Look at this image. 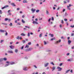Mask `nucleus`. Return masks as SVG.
Returning <instances> with one entry per match:
<instances>
[{"label":"nucleus","mask_w":74,"mask_h":74,"mask_svg":"<svg viewBox=\"0 0 74 74\" xmlns=\"http://www.w3.org/2000/svg\"><path fill=\"white\" fill-rule=\"evenodd\" d=\"M57 69H58V71H62V68H61L59 66H58L57 67Z\"/></svg>","instance_id":"f257e3e1"},{"label":"nucleus","mask_w":74,"mask_h":74,"mask_svg":"<svg viewBox=\"0 0 74 74\" xmlns=\"http://www.w3.org/2000/svg\"><path fill=\"white\" fill-rule=\"evenodd\" d=\"M61 42V40H59L58 41H57L56 42H55V44H58L59 42Z\"/></svg>","instance_id":"f03ea898"},{"label":"nucleus","mask_w":74,"mask_h":74,"mask_svg":"<svg viewBox=\"0 0 74 74\" xmlns=\"http://www.w3.org/2000/svg\"><path fill=\"white\" fill-rule=\"evenodd\" d=\"M69 6L67 5V7L68 10H70V7H71V5L70 4H69Z\"/></svg>","instance_id":"7ed1b4c3"},{"label":"nucleus","mask_w":74,"mask_h":74,"mask_svg":"<svg viewBox=\"0 0 74 74\" xmlns=\"http://www.w3.org/2000/svg\"><path fill=\"white\" fill-rule=\"evenodd\" d=\"M28 69L27 67H25L23 68V70L24 71H27V70Z\"/></svg>","instance_id":"20e7f679"},{"label":"nucleus","mask_w":74,"mask_h":74,"mask_svg":"<svg viewBox=\"0 0 74 74\" xmlns=\"http://www.w3.org/2000/svg\"><path fill=\"white\" fill-rule=\"evenodd\" d=\"M7 7H8V5H5L4 7L2 8L1 9H4V8H7Z\"/></svg>","instance_id":"39448f33"},{"label":"nucleus","mask_w":74,"mask_h":74,"mask_svg":"<svg viewBox=\"0 0 74 74\" xmlns=\"http://www.w3.org/2000/svg\"><path fill=\"white\" fill-rule=\"evenodd\" d=\"M9 47L11 48V49H14V48H15V47L14 46L12 45V46H9Z\"/></svg>","instance_id":"423d86ee"},{"label":"nucleus","mask_w":74,"mask_h":74,"mask_svg":"<svg viewBox=\"0 0 74 74\" xmlns=\"http://www.w3.org/2000/svg\"><path fill=\"white\" fill-rule=\"evenodd\" d=\"M33 24H36V25H38V23L37 22V21H34L33 22Z\"/></svg>","instance_id":"0eeeda50"},{"label":"nucleus","mask_w":74,"mask_h":74,"mask_svg":"<svg viewBox=\"0 0 74 74\" xmlns=\"http://www.w3.org/2000/svg\"><path fill=\"white\" fill-rule=\"evenodd\" d=\"M71 43V41L70 40H68V44L69 45H70Z\"/></svg>","instance_id":"6e6552de"},{"label":"nucleus","mask_w":74,"mask_h":74,"mask_svg":"<svg viewBox=\"0 0 74 74\" xmlns=\"http://www.w3.org/2000/svg\"><path fill=\"white\" fill-rule=\"evenodd\" d=\"M31 11H32V13H34V12L36 11V9H32L31 10Z\"/></svg>","instance_id":"1a4fd4ad"},{"label":"nucleus","mask_w":74,"mask_h":74,"mask_svg":"<svg viewBox=\"0 0 74 74\" xmlns=\"http://www.w3.org/2000/svg\"><path fill=\"white\" fill-rule=\"evenodd\" d=\"M10 64H11V65H12V64H15V62H10Z\"/></svg>","instance_id":"9d476101"},{"label":"nucleus","mask_w":74,"mask_h":74,"mask_svg":"<svg viewBox=\"0 0 74 74\" xmlns=\"http://www.w3.org/2000/svg\"><path fill=\"white\" fill-rule=\"evenodd\" d=\"M8 53H13V52L12 51H8Z\"/></svg>","instance_id":"9b49d317"},{"label":"nucleus","mask_w":74,"mask_h":74,"mask_svg":"<svg viewBox=\"0 0 74 74\" xmlns=\"http://www.w3.org/2000/svg\"><path fill=\"white\" fill-rule=\"evenodd\" d=\"M27 3V1L26 0H24V1H23V3Z\"/></svg>","instance_id":"f8f14e48"},{"label":"nucleus","mask_w":74,"mask_h":74,"mask_svg":"<svg viewBox=\"0 0 74 74\" xmlns=\"http://www.w3.org/2000/svg\"><path fill=\"white\" fill-rule=\"evenodd\" d=\"M4 32H5V31L4 30L0 29V32H1V33H4Z\"/></svg>","instance_id":"ddd939ff"},{"label":"nucleus","mask_w":74,"mask_h":74,"mask_svg":"<svg viewBox=\"0 0 74 74\" xmlns=\"http://www.w3.org/2000/svg\"><path fill=\"white\" fill-rule=\"evenodd\" d=\"M11 4L12 5V6H14V7L16 6V5L15 4H14V3H12Z\"/></svg>","instance_id":"4468645a"},{"label":"nucleus","mask_w":74,"mask_h":74,"mask_svg":"<svg viewBox=\"0 0 74 74\" xmlns=\"http://www.w3.org/2000/svg\"><path fill=\"white\" fill-rule=\"evenodd\" d=\"M48 64H49V63H47L45 64V66L47 67V66H48Z\"/></svg>","instance_id":"2eb2a0df"},{"label":"nucleus","mask_w":74,"mask_h":74,"mask_svg":"<svg viewBox=\"0 0 74 74\" xmlns=\"http://www.w3.org/2000/svg\"><path fill=\"white\" fill-rule=\"evenodd\" d=\"M29 45H26L25 48H29Z\"/></svg>","instance_id":"dca6fc26"},{"label":"nucleus","mask_w":74,"mask_h":74,"mask_svg":"<svg viewBox=\"0 0 74 74\" xmlns=\"http://www.w3.org/2000/svg\"><path fill=\"white\" fill-rule=\"evenodd\" d=\"M21 35L22 36H25V34H24V33H22L21 34Z\"/></svg>","instance_id":"f3484780"},{"label":"nucleus","mask_w":74,"mask_h":74,"mask_svg":"<svg viewBox=\"0 0 74 74\" xmlns=\"http://www.w3.org/2000/svg\"><path fill=\"white\" fill-rule=\"evenodd\" d=\"M64 64V63H61L60 64L59 66H62L63 64Z\"/></svg>","instance_id":"a211bd4d"},{"label":"nucleus","mask_w":74,"mask_h":74,"mask_svg":"<svg viewBox=\"0 0 74 74\" xmlns=\"http://www.w3.org/2000/svg\"><path fill=\"white\" fill-rule=\"evenodd\" d=\"M21 21L23 23H25V21L23 20V19H22Z\"/></svg>","instance_id":"6ab92c4d"},{"label":"nucleus","mask_w":74,"mask_h":74,"mask_svg":"<svg viewBox=\"0 0 74 74\" xmlns=\"http://www.w3.org/2000/svg\"><path fill=\"white\" fill-rule=\"evenodd\" d=\"M9 26H12V23H11L10 24H9Z\"/></svg>","instance_id":"aec40b11"},{"label":"nucleus","mask_w":74,"mask_h":74,"mask_svg":"<svg viewBox=\"0 0 74 74\" xmlns=\"http://www.w3.org/2000/svg\"><path fill=\"white\" fill-rule=\"evenodd\" d=\"M33 49V48H29L28 49V50L29 51H32Z\"/></svg>","instance_id":"412c9836"},{"label":"nucleus","mask_w":74,"mask_h":74,"mask_svg":"<svg viewBox=\"0 0 74 74\" xmlns=\"http://www.w3.org/2000/svg\"><path fill=\"white\" fill-rule=\"evenodd\" d=\"M52 71H53V70H54L55 69V67H53L52 68Z\"/></svg>","instance_id":"4be33fe9"},{"label":"nucleus","mask_w":74,"mask_h":74,"mask_svg":"<svg viewBox=\"0 0 74 74\" xmlns=\"http://www.w3.org/2000/svg\"><path fill=\"white\" fill-rule=\"evenodd\" d=\"M16 38L18 40H20V39H19V36H18Z\"/></svg>","instance_id":"5701e85b"},{"label":"nucleus","mask_w":74,"mask_h":74,"mask_svg":"<svg viewBox=\"0 0 74 74\" xmlns=\"http://www.w3.org/2000/svg\"><path fill=\"white\" fill-rule=\"evenodd\" d=\"M3 58H1L0 59V62H3Z\"/></svg>","instance_id":"b1692460"},{"label":"nucleus","mask_w":74,"mask_h":74,"mask_svg":"<svg viewBox=\"0 0 74 74\" xmlns=\"http://www.w3.org/2000/svg\"><path fill=\"white\" fill-rule=\"evenodd\" d=\"M70 71V70L69 69L66 71V73H67L69 72V71Z\"/></svg>","instance_id":"393cba45"},{"label":"nucleus","mask_w":74,"mask_h":74,"mask_svg":"<svg viewBox=\"0 0 74 74\" xmlns=\"http://www.w3.org/2000/svg\"><path fill=\"white\" fill-rule=\"evenodd\" d=\"M15 52H16V53H17L18 52V50L17 49H15Z\"/></svg>","instance_id":"a878e982"},{"label":"nucleus","mask_w":74,"mask_h":74,"mask_svg":"<svg viewBox=\"0 0 74 74\" xmlns=\"http://www.w3.org/2000/svg\"><path fill=\"white\" fill-rule=\"evenodd\" d=\"M46 14L47 15L49 14V12L48 10H46Z\"/></svg>","instance_id":"bb28decb"},{"label":"nucleus","mask_w":74,"mask_h":74,"mask_svg":"<svg viewBox=\"0 0 74 74\" xmlns=\"http://www.w3.org/2000/svg\"><path fill=\"white\" fill-rule=\"evenodd\" d=\"M5 32H6V33L5 34V36H7L8 35V33H7V32H6V31H5Z\"/></svg>","instance_id":"cd10ccee"},{"label":"nucleus","mask_w":74,"mask_h":74,"mask_svg":"<svg viewBox=\"0 0 74 74\" xmlns=\"http://www.w3.org/2000/svg\"><path fill=\"white\" fill-rule=\"evenodd\" d=\"M22 42H23V44H24V43H25V42H26V41L25 40H23L22 41Z\"/></svg>","instance_id":"c85d7f7f"},{"label":"nucleus","mask_w":74,"mask_h":74,"mask_svg":"<svg viewBox=\"0 0 74 74\" xmlns=\"http://www.w3.org/2000/svg\"><path fill=\"white\" fill-rule=\"evenodd\" d=\"M25 27H27V28H28V29H30V27H28L27 26H25Z\"/></svg>","instance_id":"c756f323"},{"label":"nucleus","mask_w":74,"mask_h":74,"mask_svg":"<svg viewBox=\"0 0 74 74\" xmlns=\"http://www.w3.org/2000/svg\"><path fill=\"white\" fill-rule=\"evenodd\" d=\"M3 14V12H2L1 10H0V14Z\"/></svg>","instance_id":"7c9ffc66"},{"label":"nucleus","mask_w":74,"mask_h":74,"mask_svg":"<svg viewBox=\"0 0 74 74\" xmlns=\"http://www.w3.org/2000/svg\"><path fill=\"white\" fill-rule=\"evenodd\" d=\"M42 34H41L39 35V37H40V38L42 37Z\"/></svg>","instance_id":"2f4dec72"},{"label":"nucleus","mask_w":74,"mask_h":74,"mask_svg":"<svg viewBox=\"0 0 74 74\" xmlns=\"http://www.w3.org/2000/svg\"><path fill=\"white\" fill-rule=\"evenodd\" d=\"M44 44L45 45H46V44H47V42H46L45 41H44Z\"/></svg>","instance_id":"473e14b6"},{"label":"nucleus","mask_w":74,"mask_h":74,"mask_svg":"<svg viewBox=\"0 0 74 74\" xmlns=\"http://www.w3.org/2000/svg\"><path fill=\"white\" fill-rule=\"evenodd\" d=\"M8 20V18H6L5 19V21H7V20Z\"/></svg>","instance_id":"72a5a7b5"},{"label":"nucleus","mask_w":74,"mask_h":74,"mask_svg":"<svg viewBox=\"0 0 74 74\" xmlns=\"http://www.w3.org/2000/svg\"><path fill=\"white\" fill-rule=\"evenodd\" d=\"M40 11V10H37L36 11V12H38Z\"/></svg>","instance_id":"f704fd0d"},{"label":"nucleus","mask_w":74,"mask_h":74,"mask_svg":"<svg viewBox=\"0 0 74 74\" xmlns=\"http://www.w3.org/2000/svg\"><path fill=\"white\" fill-rule=\"evenodd\" d=\"M70 27H72V28H74V25H73V26L71 25L70 26Z\"/></svg>","instance_id":"c9c22d12"},{"label":"nucleus","mask_w":74,"mask_h":74,"mask_svg":"<svg viewBox=\"0 0 74 74\" xmlns=\"http://www.w3.org/2000/svg\"><path fill=\"white\" fill-rule=\"evenodd\" d=\"M3 41H4L3 40H1L0 41V43H2V42H3Z\"/></svg>","instance_id":"e433bc0d"},{"label":"nucleus","mask_w":74,"mask_h":74,"mask_svg":"<svg viewBox=\"0 0 74 74\" xmlns=\"http://www.w3.org/2000/svg\"><path fill=\"white\" fill-rule=\"evenodd\" d=\"M2 25H7V24L4 23H2Z\"/></svg>","instance_id":"4c0bfd02"},{"label":"nucleus","mask_w":74,"mask_h":74,"mask_svg":"<svg viewBox=\"0 0 74 74\" xmlns=\"http://www.w3.org/2000/svg\"><path fill=\"white\" fill-rule=\"evenodd\" d=\"M68 14L67 13V12H65V16H67V15H68Z\"/></svg>","instance_id":"58836bf2"},{"label":"nucleus","mask_w":74,"mask_h":74,"mask_svg":"<svg viewBox=\"0 0 74 74\" xmlns=\"http://www.w3.org/2000/svg\"><path fill=\"white\" fill-rule=\"evenodd\" d=\"M51 37H53V34H51Z\"/></svg>","instance_id":"ea45409f"},{"label":"nucleus","mask_w":74,"mask_h":74,"mask_svg":"<svg viewBox=\"0 0 74 74\" xmlns=\"http://www.w3.org/2000/svg\"><path fill=\"white\" fill-rule=\"evenodd\" d=\"M25 51L26 52H28L29 51V49H27L25 50Z\"/></svg>","instance_id":"a19ab883"},{"label":"nucleus","mask_w":74,"mask_h":74,"mask_svg":"<svg viewBox=\"0 0 74 74\" xmlns=\"http://www.w3.org/2000/svg\"><path fill=\"white\" fill-rule=\"evenodd\" d=\"M10 65V64H6L5 66V67H7V66H8Z\"/></svg>","instance_id":"79ce46f5"},{"label":"nucleus","mask_w":74,"mask_h":74,"mask_svg":"<svg viewBox=\"0 0 74 74\" xmlns=\"http://www.w3.org/2000/svg\"><path fill=\"white\" fill-rule=\"evenodd\" d=\"M27 36H28V37H30V33H28Z\"/></svg>","instance_id":"37998d69"},{"label":"nucleus","mask_w":74,"mask_h":74,"mask_svg":"<svg viewBox=\"0 0 74 74\" xmlns=\"http://www.w3.org/2000/svg\"><path fill=\"white\" fill-rule=\"evenodd\" d=\"M61 23L62 24L64 23V21L63 20H62Z\"/></svg>","instance_id":"c03bdc74"},{"label":"nucleus","mask_w":74,"mask_h":74,"mask_svg":"<svg viewBox=\"0 0 74 74\" xmlns=\"http://www.w3.org/2000/svg\"><path fill=\"white\" fill-rule=\"evenodd\" d=\"M50 63H51V64H52L53 65V66H54V64H53V62H51Z\"/></svg>","instance_id":"a18cd8bd"},{"label":"nucleus","mask_w":74,"mask_h":74,"mask_svg":"<svg viewBox=\"0 0 74 74\" xmlns=\"http://www.w3.org/2000/svg\"><path fill=\"white\" fill-rule=\"evenodd\" d=\"M51 20H52V21H54V18H53V17H52Z\"/></svg>","instance_id":"49530a36"},{"label":"nucleus","mask_w":74,"mask_h":74,"mask_svg":"<svg viewBox=\"0 0 74 74\" xmlns=\"http://www.w3.org/2000/svg\"><path fill=\"white\" fill-rule=\"evenodd\" d=\"M64 20L65 21H67V19L66 18H64Z\"/></svg>","instance_id":"de8ad7c7"},{"label":"nucleus","mask_w":74,"mask_h":74,"mask_svg":"<svg viewBox=\"0 0 74 74\" xmlns=\"http://www.w3.org/2000/svg\"><path fill=\"white\" fill-rule=\"evenodd\" d=\"M31 44H32V43L30 42H28V45H31Z\"/></svg>","instance_id":"09e8293b"},{"label":"nucleus","mask_w":74,"mask_h":74,"mask_svg":"<svg viewBox=\"0 0 74 74\" xmlns=\"http://www.w3.org/2000/svg\"><path fill=\"white\" fill-rule=\"evenodd\" d=\"M3 60H7V58H3Z\"/></svg>","instance_id":"8fccbe9b"},{"label":"nucleus","mask_w":74,"mask_h":74,"mask_svg":"<svg viewBox=\"0 0 74 74\" xmlns=\"http://www.w3.org/2000/svg\"><path fill=\"white\" fill-rule=\"evenodd\" d=\"M69 55H70V53H68L66 54L67 56H69Z\"/></svg>","instance_id":"3c124183"},{"label":"nucleus","mask_w":74,"mask_h":74,"mask_svg":"<svg viewBox=\"0 0 74 74\" xmlns=\"http://www.w3.org/2000/svg\"><path fill=\"white\" fill-rule=\"evenodd\" d=\"M24 30H27V29L26 28H24Z\"/></svg>","instance_id":"603ef678"},{"label":"nucleus","mask_w":74,"mask_h":74,"mask_svg":"<svg viewBox=\"0 0 74 74\" xmlns=\"http://www.w3.org/2000/svg\"><path fill=\"white\" fill-rule=\"evenodd\" d=\"M17 25H21V23H18Z\"/></svg>","instance_id":"864d4df0"},{"label":"nucleus","mask_w":74,"mask_h":74,"mask_svg":"<svg viewBox=\"0 0 74 74\" xmlns=\"http://www.w3.org/2000/svg\"><path fill=\"white\" fill-rule=\"evenodd\" d=\"M67 61L68 62H70V61H71V59H68L67 60Z\"/></svg>","instance_id":"5fc2aeb1"},{"label":"nucleus","mask_w":74,"mask_h":74,"mask_svg":"<svg viewBox=\"0 0 74 74\" xmlns=\"http://www.w3.org/2000/svg\"><path fill=\"white\" fill-rule=\"evenodd\" d=\"M72 49H74V46H73L72 47Z\"/></svg>","instance_id":"6e6d98bb"},{"label":"nucleus","mask_w":74,"mask_h":74,"mask_svg":"<svg viewBox=\"0 0 74 74\" xmlns=\"http://www.w3.org/2000/svg\"><path fill=\"white\" fill-rule=\"evenodd\" d=\"M74 35V34L73 33H72L71 34V36H73V35Z\"/></svg>","instance_id":"4d7b16f0"},{"label":"nucleus","mask_w":74,"mask_h":74,"mask_svg":"<svg viewBox=\"0 0 74 74\" xmlns=\"http://www.w3.org/2000/svg\"><path fill=\"white\" fill-rule=\"evenodd\" d=\"M11 11L10 10H8V13H10V12Z\"/></svg>","instance_id":"13d9d810"},{"label":"nucleus","mask_w":74,"mask_h":74,"mask_svg":"<svg viewBox=\"0 0 74 74\" xmlns=\"http://www.w3.org/2000/svg\"><path fill=\"white\" fill-rule=\"evenodd\" d=\"M23 48H24V47L23 46L21 48V49H23Z\"/></svg>","instance_id":"bf43d9fd"},{"label":"nucleus","mask_w":74,"mask_h":74,"mask_svg":"<svg viewBox=\"0 0 74 74\" xmlns=\"http://www.w3.org/2000/svg\"><path fill=\"white\" fill-rule=\"evenodd\" d=\"M6 63H10V62L9 61H7L6 62Z\"/></svg>","instance_id":"052dcab7"},{"label":"nucleus","mask_w":74,"mask_h":74,"mask_svg":"<svg viewBox=\"0 0 74 74\" xmlns=\"http://www.w3.org/2000/svg\"><path fill=\"white\" fill-rule=\"evenodd\" d=\"M64 4H66V1H64Z\"/></svg>","instance_id":"680f3d73"},{"label":"nucleus","mask_w":74,"mask_h":74,"mask_svg":"<svg viewBox=\"0 0 74 74\" xmlns=\"http://www.w3.org/2000/svg\"><path fill=\"white\" fill-rule=\"evenodd\" d=\"M19 39L20 40H22V37H20V38H19Z\"/></svg>","instance_id":"e2e57ef3"},{"label":"nucleus","mask_w":74,"mask_h":74,"mask_svg":"<svg viewBox=\"0 0 74 74\" xmlns=\"http://www.w3.org/2000/svg\"><path fill=\"white\" fill-rule=\"evenodd\" d=\"M34 67H35V68H37V66H36V65H34Z\"/></svg>","instance_id":"0e129e2a"},{"label":"nucleus","mask_w":74,"mask_h":74,"mask_svg":"<svg viewBox=\"0 0 74 74\" xmlns=\"http://www.w3.org/2000/svg\"><path fill=\"white\" fill-rule=\"evenodd\" d=\"M22 18H25V16H24V15H23V16H22Z\"/></svg>","instance_id":"69168bd1"},{"label":"nucleus","mask_w":74,"mask_h":74,"mask_svg":"<svg viewBox=\"0 0 74 74\" xmlns=\"http://www.w3.org/2000/svg\"><path fill=\"white\" fill-rule=\"evenodd\" d=\"M9 15H12V14H11V13H9Z\"/></svg>","instance_id":"338daca9"},{"label":"nucleus","mask_w":74,"mask_h":74,"mask_svg":"<svg viewBox=\"0 0 74 74\" xmlns=\"http://www.w3.org/2000/svg\"><path fill=\"white\" fill-rule=\"evenodd\" d=\"M60 27H62V25L60 24Z\"/></svg>","instance_id":"774afa93"}]
</instances>
